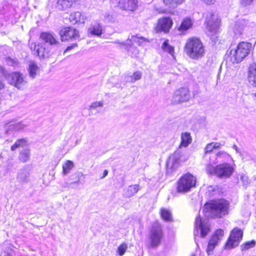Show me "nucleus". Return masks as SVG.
Here are the masks:
<instances>
[{"label":"nucleus","instance_id":"f257e3e1","mask_svg":"<svg viewBox=\"0 0 256 256\" xmlns=\"http://www.w3.org/2000/svg\"><path fill=\"white\" fill-rule=\"evenodd\" d=\"M184 52L191 59L198 60L205 56L206 48L199 38L192 36L186 40L184 46Z\"/></svg>","mask_w":256,"mask_h":256},{"label":"nucleus","instance_id":"f03ea898","mask_svg":"<svg viewBox=\"0 0 256 256\" xmlns=\"http://www.w3.org/2000/svg\"><path fill=\"white\" fill-rule=\"evenodd\" d=\"M230 204L224 199L212 201L204 206V212L208 217L221 218L228 213Z\"/></svg>","mask_w":256,"mask_h":256},{"label":"nucleus","instance_id":"7ed1b4c3","mask_svg":"<svg viewBox=\"0 0 256 256\" xmlns=\"http://www.w3.org/2000/svg\"><path fill=\"white\" fill-rule=\"evenodd\" d=\"M252 46L250 43L242 42L232 48L230 53V60L232 63H239L250 53Z\"/></svg>","mask_w":256,"mask_h":256},{"label":"nucleus","instance_id":"20e7f679","mask_svg":"<svg viewBox=\"0 0 256 256\" xmlns=\"http://www.w3.org/2000/svg\"><path fill=\"white\" fill-rule=\"evenodd\" d=\"M207 172L210 174H215L221 178H228L233 173L234 168L227 162H224L214 166L212 164H208L206 167Z\"/></svg>","mask_w":256,"mask_h":256},{"label":"nucleus","instance_id":"39448f33","mask_svg":"<svg viewBox=\"0 0 256 256\" xmlns=\"http://www.w3.org/2000/svg\"><path fill=\"white\" fill-rule=\"evenodd\" d=\"M196 178L190 173L183 174L178 180L176 190L180 193H186L196 186Z\"/></svg>","mask_w":256,"mask_h":256},{"label":"nucleus","instance_id":"423d86ee","mask_svg":"<svg viewBox=\"0 0 256 256\" xmlns=\"http://www.w3.org/2000/svg\"><path fill=\"white\" fill-rule=\"evenodd\" d=\"M6 79L9 84L18 90L24 89L27 84L26 76L20 72H13L9 74L6 76Z\"/></svg>","mask_w":256,"mask_h":256},{"label":"nucleus","instance_id":"0eeeda50","mask_svg":"<svg viewBox=\"0 0 256 256\" xmlns=\"http://www.w3.org/2000/svg\"><path fill=\"white\" fill-rule=\"evenodd\" d=\"M191 98L190 89L188 87H182L176 90L172 98V102L173 104H179L186 102Z\"/></svg>","mask_w":256,"mask_h":256},{"label":"nucleus","instance_id":"6e6552de","mask_svg":"<svg viewBox=\"0 0 256 256\" xmlns=\"http://www.w3.org/2000/svg\"><path fill=\"white\" fill-rule=\"evenodd\" d=\"M242 234L243 232L240 229L234 228L225 244V248L230 250L237 246L242 239Z\"/></svg>","mask_w":256,"mask_h":256},{"label":"nucleus","instance_id":"1a4fd4ad","mask_svg":"<svg viewBox=\"0 0 256 256\" xmlns=\"http://www.w3.org/2000/svg\"><path fill=\"white\" fill-rule=\"evenodd\" d=\"M162 237V228L158 222H154L150 234L151 246H158L160 242Z\"/></svg>","mask_w":256,"mask_h":256},{"label":"nucleus","instance_id":"9d476101","mask_svg":"<svg viewBox=\"0 0 256 256\" xmlns=\"http://www.w3.org/2000/svg\"><path fill=\"white\" fill-rule=\"evenodd\" d=\"M181 154L178 152H175L168 158L166 162V172L169 174L172 173L180 164Z\"/></svg>","mask_w":256,"mask_h":256},{"label":"nucleus","instance_id":"9b49d317","mask_svg":"<svg viewBox=\"0 0 256 256\" xmlns=\"http://www.w3.org/2000/svg\"><path fill=\"white\" fill-rule=\"evenodd\" d=\"M172 24L173 20L171 18L168 16L162 17L158 20L155 28V30L157 32H162L164 33H168Z\"/></svg>","mask_w":256,"mask_h":256},{"label":"nucleus","instance_id":"f8f14e48","mask_svg":"<svg viewBox=\"0 0 256 256\" xmlns=\"http://www.w3.org/2000/svg\"><path fill=\"white\" fill-rule=\"evenodd\" d=\"M224 235V232L222 229L216 230L212 234L209 241L206 250L207 253L208 255L211 254V252H212L215 246L222 239Z\"/></svg>","mask_w":256,"mask_h":256},{"label":"nucleus","instance_id":"ddd939ff","mask_svg":"<svg viewBox=\"0 0 256 256\" xmlns=\"http://www.w3.org/2000/svg\"><path fill=\"white\" fill-rule=\"evenodd\" d=\"M59 34L62 41H67L72 38L76 39L79 38L78 32L71 27L62 28Z\"/></svg>","mask_w":256,"mask_h":256},{"label":"nucleus","instance_id":"4468645a","mask_svg":"<svg viewBox=\"0 0 256 256\" xmlns=\"http://www.w3.org/2000/svg\"><path fill=\"white\" fill-rule=\"evenodd\" d=\"M206 22L208 30L212 33H216L220 26V20L217 16L210 14L206 16Z\"/></svg>","mask_w":256,"mask_h":256},{"label":"nucleus","instance_id":"2eb2a0df","mask_svg":"<svg viewBox=\"0 0 256 256\" xmlns=\"http://www.w3.org/2000/svg\"><path fill=\"white\" fill-rule=\"evenodd\" d=\"M196 228L200 230V236L205 237L210 232V224L206 220H202L200 216L196 220Z\"/></svg>","mask_w":256,"mask_h":256},{"label":"nucleus","instance_id":"dca6fc26","mask_svg":"<svg viewBox=\"0 0 256 256\" xmlns=\"http://www.w3.org/2000/svg\"><path fill=\"white\" fill-rule=\"evenodd\" d=\"M118 6L126 10L134 11L138 7V0H120Z\"/></svg>","mask_w":256,"mask_h":256},{"label":"nucleus","instance_id":"f3484780","mask_svg":"<svg viewBox=\"0 0 256 256\" xmlns=\"http://www.w3.org/2000/svg\"><path fill=\"white\" fill-rule=\"evenodd\" d=\"M194 20L192 18L188 17L184 18L180 24L178 26V30L182 34H185L190 29L192 28Z\"/></svg>","mask_w":256,"mask_h":256},{"label":"nucleus","instance_id":"a211bd4d","mask_svg":"<svg viewBox=\"0 0 256 256\" xmlns=\"http://www.w3.org/2000/svg\"><path fill=\"white\" fill-rule=\"evenodd\" d=\"M237 26L238 24L236 26L234 32L236 34H240L242 33V30L245 31L246 32L251 30L252 28L254 27L256 25L254 22L244 20L240 22V24L238 26V27H240V30H236L238 28Z\"/></svg>","mask_w":256,"mask_h":256},{"label":"nucleus","instance_id":"6ab92c4d","mask_svg":"<svg viewBox=\"0 0 256 256\" xmlns=\"http://www.w3.org/2000/svg\"><path fill=\"white\" fill-rule=\"evenodd\" d=\"M248 82L250 85L256 88V64H252L248 68Z\"/></svg>","mask_w":256,"mask_h":256},{"label":"nucleus","instance_id":"aec40b11","mask_svg":"<svg viewBox=\"0 0 256 256\" xmlns=\"http://www.w3.org/2000/svg\"><path fill=\"white\" fill-rule=\"evenodd\" d=\"M32 50H36L37 55L40 58H44L47 56V52L46 50L44 44L40 43L32 44L30 45Z\"/></svg>","mask_w":256,"mask_h":256},{"label":"nucleus","instance_id":"412c9836","mask_svg":"<svg viewBox=\"0 0 256 256\" xmlns=\"http://www.w3.org/2000/svg\"><path fill=\"white\" fill-rule=\"evenodd\" d=\"M86 19L85 15L79 12L72 13L70 16V20L73 24H84Z\"/></svg>","mask_w":256,"mask_h":256},{"label":"nucleus","instance_id":"4be33fe9","mask_svg":"<svg viewBox=\"0 0 256 256\" xmlns=\"http://www.w3.org/2000/svg\"><path fill=\"white\" fill-rule=\"evenodd\" d=\"M104 29L100 23H96L92 24L88 30V32L92 36H100L103 34Z\"/></svg>","mask_w":256,"mask_h":256},{"label":"nucleus","instance_id":"5701e85b","mask_svg":"<svg viewBox=\"0 0 256 256\" xmlns=\"http://www.w3.org/2000/svg\"><path fill=\"white\" fill-rule=\"evenodd\" d=\"M216 158L212 162L213 164H217L218 162H228L232 160L231 156L224 151H220L216 154Z\"/></svg>","mask_w":256,"mask_h":256},{"label":"nucleus","instance_id":"b1692460","mask_svg":"<svg viewBox=\"0 0 256 256\" xmlns=\"http://www.w3.org/2000/svg\"><path fill=\"white\" fill-rule=\"evenodd\" d=\"M40 38L45 42L48 43L50 45H57L58 42L55 37L51 34L48 32L42 33L40 36Z\"/></svg>","mask_w":256,"mask_h":256},{"label":"nucleus","instance_id":"393cba45","mask_svg":"<svg viewBox=\"0 0 256 256\" xmlns=\"http://www.w3.org/2000/svg\"><path fill=\"white\" fill-rule=\"evenodd\" d=\"M180 140V148L188 147L192 142V136L188 132H183L181 134Z\"/></svg>","mask_w":256,"mask_h":256},{"label":"nucleus","instance_id":"a878e982","mask_svg":"<svg viewBox=\"0 0 256 256\" xmlns=\"http://www.w3.org/2000/svg\"><path fill=\"white\" fill-rule=\"evenodd\" d=\"M27 124L24 121L14 122L8 125L6 131L8 132L10 131H20L24 130Z\"/></svg>","mask_w":256,"mask_h":256},{"label":"nucleus","instance_id":"bb28decb","mask_svg":"<svg viewBox=\"0 0 256 256\" xmlns=\"http://www.w3.org/2000/svg\"><path fill=\"white\" fill-rule=\"evenodd\" d=\"M76 0H58L57 8L60 10H66L70 8Z\"/></svg>","mask_w":256,"mask_h":256},{"label":"nucleus","instance_id":"cd10ccee","mask_svg":"<svg viewBox=\"0 0 256 256\" xmlns=\"http://www.w3.org/2000/svg\"><path fill=\"white\" fill-rule=\"evenodd\" d=\"M162 49L164 52L168 53L174 58H175L174 48L170 44L168 40H164L162 45Z\"/></svg>","mask_w":256,"mask_h":256},{"label":"nucleus","instance_id":"c85d7f7f","mask_svg":"<svg viewBox=\"0 0 256 256\" xmlns=\"http://www.w3.org/2000/svg\"><path fill=\"white\" fill-rule=\"evenodd\" d=\"M28 71L29 76L32 78H34L39 72V68L34 62H32L29 64Z\"/></svg>","mask_w":256,"mask_h":256},{"label":"nucleus","instance_id":"c756f323","mask_svg":"<svg viewBox=\"0 0 256 256\" xmlns=\"http://www.w3.org/2000/svg\"><path fill=\"white\" fill-rule=\"evenodd\" d=\"M30 176V172L26 169H22L18 174V179L22 182H26L28 180Z\"/></svg>","mask_w":256,"mask_h":256},{"label":"nucleus","instance_id":"7c9ffc66","mask_svg":"<svg viewBox=\"0 0 256 256\" xmlns=\"http://www.w3.org/2000/svg\"><path fill=\"white\" fill-rule=\"evenodd\" d=\"M222 146L220 143L218 142H212L206 144L204 148V154H207L212 152L214 149L220 148Z\"/></svg>","mask_w":256,"mask_h":256},{"label":"nucleus","instance_id":"2f4dec72","mask_svg":"<svg viewBox=\"0 0 256 256\" xmlns=\"http://www.w3.org/2000/svg\"><path fill=\"white\" fill-rule=\"evenodd\" d=\"M140 190L138 184H134L130 186L125 192V195L127 197L132 196Z\"/></svg>","mask_w":256,"mask_h":256},{"label":"nucleus","instance_id":"473e14b6","mask_svg":"<svg viewBox=\"0 0 256 256\" xmlns=\"http://www.w3.org/2000/svg\"><path fill=\"white\" fill-rule=\"evenodd\" d=\"M184 0H162L164 4L168 8H174L184 2Z\"/></svg>","mask_w":256,"mask_h":256},{"label":"nucleus","instance_id":"72a5a7b5","mask_svg":"<svg viewBox=\"0 0 256 256\" xmlns=\"http://www.w3.org/2000/svg\"><path fill=\"white\" fill-rule=\"evenodd\" d=\"M30 150L28 149L22 150L20 153L19 160L22 162H27L30 158Z\"/></svg>","mask_w":256,"mask_h":256},{"label":"nucleus","instance_id":"f704fd0d","mask_svg":"<svg viewBox=\"0 0 256 256\" xmlns=\"http://www.w3.org/2000/svg\"><path fill=\"white\" fill-rule=\"evenodd\" d=\"M142 77V72L140 71H136L134 72L132 75L128 76L126 77L127 81L129 82L134 83L136 80H140Z\"/></svg>","mask_w":256,"mask_h":256},{"label":"nucleus","instance_id":"c9c22d12","mask_svg":"<svg viewBox=\"0 0 256 256\" xmlns=\"http://www.w3.org/2000/svg\"><path fill=\"white\" fill-rule=\"evenodd\" d=\"M74 162L70 160H66L62 165V174H66L74 168Z\"/></svg>","mask_w":256,"mask_h":256},{"label":"nucleus","instance_id":"e433bc0d","mask_svg":"<svg viewBox=\"0 0 256 256\" xmlns=\"http://www.w3.org/2000/svg\"><path fill=\"white\" fill-rule=\"evenodd\" d=\"M160 216L162 219L166 222L172 220V214L171 212L166 208H162L160 210Z\"/></svg>","mask_w":256,"mask_h":256},{"label":"nucleus","instance_id":"4c0bfd02","mask_svg":"<svg viewBox=\"0 0 256 256\" xmlns=\"http://www.w3.org/2000/svg\"><path fill=\"white\" fill-rule=\"evenodd\" d=\"M128 39L130 42H136L140 46L144 42H148L147 40L144 37H139L138 36H131L130 38Z\"/></svg>","mask_w":256,"mask_h":256},{"label":"nucleus","instance_id":"58836bf2","mask_svg":"<svg viewBox=\"0 0 256 256\" xmlns=\"http://www.w3.org/2000/svg\"><path fill=\"white\" fill-rule=\"evenodd\" d=\"M26 144L27 141L26 139H20L11 146V150L14 151L18 148L24 146Z\"/></svg>","mask_w":256,"mask_h":256},{"label":"nucleus","instance_id":"ea45409f","mask_svg":"<svg viewBox=\"0 0 256 256\" xmlns=\"http://www.w3.org/2000/svg\"><path fill=\"white\" fill-rule=\"evenodd\" d=\"M256 245V242L254 240H251L250 242H247L244 244H242L241 246L242 250H246L250 248L254 247Z\"/></svg>","mask_w":256,"mask_h":256},{"label":"nucleus","instance_id":"a19ab883","mask_svg":"<svg viewBox=\"0 0 256 256\" xmlns=\"http://www.w3.org/2000/svg\"><path fill=\"white\" fill-rule=\"evenodd\" d=\"M128 248L127 244L125 243L121 244L118 248L117 253L120 256L124 254Z\"/></svg>","mask_w":256,"mask_h":256},{"label":"nucleus","instance_id":"79ce46f5","mask_svg":"<svg viewBox=\"0 0 256 256\" xmlns=\"http://www.w3.org/2000/svg\"><path fill=\"white\" fill-rule=\"evenodd\" d=\"M104 103L102 101H96L91 104L90 106V110L95 109L98 108L102 107Z\"/></svg>","mask_w":256,"mask_h":256},{"label":"nucleus","instance_id":"37998d69","mask_svg":"<svg viewBox=\"0 0 256 256\" xmlns=\"http://www.w3.org/2000/svg\"><path fill=\"white\" fill-rule=\"evenodd\" d=\"M104 20L107 22H114L116 20L114 15L106 13L104 15Z\"/></svg>","mask_w":256,"mask_h":256},{"label":"nucleus","instance_id":"c03bdc74","mask_svg":"<svg viewBox=\"0 0 256 256\" xmlns=\"http://www.w3.org/2000/svg\"><path fill=\"white\" fill-rule=\"evenodd\" d=\"M240 180L242 182L246 184H248V178L244 174H242L240 175Z\"/></svg>","mask_w":256,"mask_h":256},{"label":"nucleus","instance_id":"a18cd8bd","mask_svg":"<svg viewBox=\"0 0 256 256\" xmlns=\"http://www.w3.org/2000/svg\"><path fill=\"white\" fill-rule=\"evenodd\" d=\"M253 0H240V2L242 6H246L252 4Z\"/></svg>","mask_w":256,"mask_h":256},{"label":"nucleus","instance_id":"49530a36","mask_svg":"<svg viewBox=\"0 0 256 256\" xmlns=\"http://www.w3.org/2000/svg\"><path fill=\"white\" fill-rule=\"evenodd\" d=\"M202 0L206 4H208V5L213 4L214 2V0Z\"/></svg>","mask_w":256,"mask_h":256},{"label":"nucleus","instance_id":"de8ad7c7","mask_svg":"<svg viewBox=\"0 0 256 256\" xmlns=\"http://www.w3.org/2000/svg\"><path fill=\"white\" fill-rule=\"evenodd\" d=\"M232 148L236 151V153L241 154L240 150L236 145H234Z\"/></svg>","mask_w":256,"mask_h":256},{"label":"nucleus","instance_id":"09e8293b","mask_svg":"<svg viewBox=\"0 0 256 256\" xmlns=\"http://www.w3.org/2000/svg\"><path fill=\"white\" fill-rule=\"evenodd\" d=\"M191 256H200V251L199 250L198 252V250H196V253L192 254Z\"/></svg>","mask_w":256,"mask_h":256},{"label":"nucleus","instance_id":"8fccbe9b","mask_svg":"<svg viewBox=\"0 0 256 256\" xmlns=\"http://www.w3.org/2000/svg\"><path fill=\"white\" fill-rule=\"evenodd\" d=\"M76 44H74V45H73L72 46H68L66 49V50H65V52H66V51H68V50H72L74 47V46H76Z\"/></svg>","mask_w":256,"mask_h":256},{"label":"nucleus","instance_id":"3c124183","mask_svg":"<svg viewBox=\"0 0 256 256\" xmlns=\"http://www.w3.org/2000/svg\"><path fill=\"white\" fill-rule=\"evenodd\" d=\"M76 44H74V45H73L72 46H68L66 49V50H65V52H66V51H68V50H72L74 47V46H76Z\"/></svg>","mask_w":256,"mask_h":256},{"label":"nucleus","instance_id":"603ef678","mask_svg":"<svg viewBox=\"0 0 256 256\" xmlns=\"http://www.w3.org/2000/svg\"><path fill=\"white\" fill-rule=\"evenodd\" d=\"M108 174V171L107 170H104L103 174V176L102 178H104L106 177Z\"/></svg>","mask_w":256,"mask_h":256},{"label":"nucleus","instance_id":"864d4df0","mask_svg":"<svg viewBox=\"0 0 256 256\" xmlns=\"http://www.w3.org/2000/svg\"><path fill=\"white\" fill-rule=\"evenodd\" d=\"M4 83L2 81L0 80V90L4 88Z\"/></svg>","mask_w":256,"mask_h":256},{"label":"nucleus","instance_id":"5fc2aeb1","mask_svg":"<svg viewBox=\"0 0 256 256\" xmlns=\"http://www.w3.org/2000/svg\"><path fill=\"white\" fill-rule=\"evenodd\" d=\"M196 245H197V246H198V242H196Z\"/></svg>","mask_w":256,"mask_h":256},{"label":"nucleus","instance_id":"6e6d98bb","mask_svg":"<svg viewBox=\"0 0 256 256\" xmlns=\"http://www.w3.org/2000/svg\"><path fill=\"white\" fill-rule=\"evenodd\" d=\"M212 186L209 187V188L212 189Z\"/></svg>","mask_w":256,"mask_h":256}]
</instances>
